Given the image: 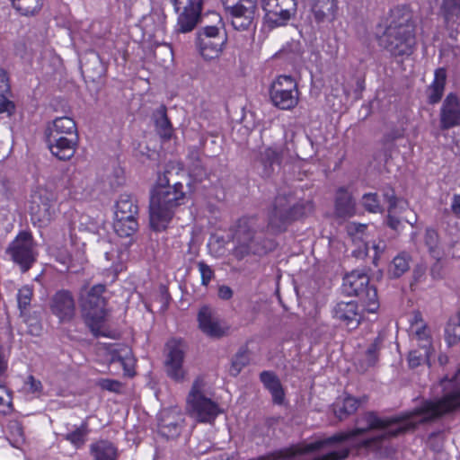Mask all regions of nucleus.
<instances>
[{
    "label": "nucleus",
    "instance_id": "52",
    "mask_svg": "<svg viewBox=\"0 0 460 460\" xmlns=\"http://www.w3.org/2000/svg\"><path fill=\"white\" fill-rule=\"evenodd\" d=\"M12 396L10 393H6L5 395H0V413L8 414L12 411Z\"/></svg>",
    "mask_w": 460,
    "mask_h": 460
},
{
    "label": "nucleus",
    "instance_id": "56",
    "mask_svg": "<svg viewBox=\"0 0 460 460\" xmlns=\"http://www.w3.org/2000/svg\"><path fill=\"white\" fill-rule=\"evenodd\" d=\"M218 296L221 299L228 300L233 296V290L228 286H220L218 288Z\"/></svg>",
    "mask_w": 460,
    "mask_h": 460
},
{
    "label": "nucleus",
    "instance_id": "38",
    "mask_svg": "<svg viewBox=\"0 0 460 460\" xmlns=\"http://www.w3.org/2000/svg\"><path fill=\"white\" fill-rule=\"evenodd\" d=\"M88 433H89L88 424L86 421H84L75 430L66 433L64 436V438L66 440L69 441L74 447L79 448L83 445H84Z\"/></svg>",
    "mask_w": 460,
    "mask_h": 460
},
{
    "label": "nucleus",
    "instance_id": "23",
    "mask_svg": "<svg viewBox=\"0 0 460 460\" xmlns=\"http://www.w3.org/2000/svg\"><path fill=\"white\" fill-rule=\"evenodd\" d=\"M332 314L333 318L342 323L349 330L356 329L361 321L358 306L354 301L338 302Z\"/></svg>",
    "mask_w": 460,
    "mask_h": 460
},
{
    "label": "nucleus",
    "instance_id": "39",
    "mask_svg": "<svg viewBox=\"0 0 460 460\" xmlns=\"http://www.w3.org/2000/svg\"><path fill=\"white\" fill-rule=\"evenodd\" d=\"M346 228L347 233L350 236L353 243H355L358 246H360L361 244H366V231L367 228V225L350 222L347 225Z\"/></svg>",
    "mask_w": 460,
    "mask_h": 460
},
{
    "label": "nucleus",
    "instance_id": "8",
    "mask_svg": "<svg viewBox=\"0 0 460 460\" xmlns=\"http://www.w3.org/2000/svg\"><path fill=\"white\" fill-rule=\"evenodd\" d=\"M368 276L357 270L344 277L342 287L349 296H359L369 313H375L378 308L377 293L376 288L368 287Z\"/></svg>",
    "mask_w": 460,
    "mask_h": 460
},
{
    "label": "nucleus",
    "instance_id": "12",
    "mask_svg": "<svg viewBox=\"0 0 460 460\" xmlns=\"http://www.w3.org/2000/svg\"><path fill=\"white\" fill-rule=\"evenodd\" d=\"M273 105L280 110L294 109L299 101V92L296 81L290 75H279L270 89Z\"/></svg>",
    "mask_w": 460,
    "mask_h": 460
},
{
    "label": "nucleus",
    "instance_id": "9",
    "mask_svg": "<svg viewBox=\"0 0 460 460\" xmlns=\"http://www.w3.org/2000/svg\"><path fill=\"white\" fill-rule=\"evenodd\" d=\"M105 287L93 286L82 299L85 320L92 332L97 335L107 315L106 300L103 297Z\"/></svg>",
    "mask_w": 460,
    "mask_h": 460
},
{
    "label": "nucleus",
    "instance_id": "29",
    "mask_svg": "<svg viewBox=\"0 0 460 460\" xmlns=\"http://www.w3.org/2000/svg\"><path fill=\"white\" fill-rule=\"evenodd\" d=\"M366 401L367 397L365 396L359 400L352 396H346L341 401H337L334 403L333 412L339 420H342L356 412L359 404Z\"/></svg>",
    "mask_w": 460,
    "mask_h": 460
},
{
    "label": "nucleus",
    "instance_id": "21",
    "mask_svg": "<svg viewBox=\"0 0 460 460\" xmlns=\"http://www.w3.org/2000/svg\"><path fill=\"white\" fill-rule=\"evenodd\" d=\"M50 310L60 321H70L75 311V303L71 292L68 290L56 292L50 300Z\"/></svg>",
    "mask_w": 460,
    "mask_h": 460
},
{
    "label": "nucleus",
    "instance_id": "63",
    "mask_svg": "<svg viewBox=\"0 0 460 460\" xmlns=\"http://www.w3.org/2000/svg\"><path fill=\"white\" fill-rule=\"evenodd\" d=\"M423 272H420L419 270H415V275L416 277L417 276H420V274H422Z\"/></svg>",
    "mask_w": 460,
    "mask_h": 460
},
{
    "label": "nucleus",
    "instance_id": "14",
    "mask_svg": "<svg viewBox=\"0 0 460 460\" xmlns=\"http://www.w3.org/2000/svg\"><path fill=\"white\" fill-rule=\"evenodd\" d=\"M179 13L175 31L181 33L191 31L198 24L201 13V0H169Z\"/></svg>",
    "mask_w": 460,
    "mask_h": 460
},
{
    "label": "nucleus",
    "instance_id": "46",
    "mask_svg": "<svg viewBox=\"0 0 460 460\" xmlns=\"http://www.w3.org/2000/svg\"><path fill=\"white\" fill-rule=\"evenodd\" d=\"M197 267L200 273L201 285L207 287L215 277L214 270L204 261H199Z\"/></svg>",
    "mask_w": 460,
    "mask_h": 460
},
{
    "label": "nucleus",
    "instance_id": "26",
    "mask_svg": "<svg viewBox=\"0 0 460 460\" xmlns=\"http://www.w3.org/2000/svg\"><path fill=\"white\" fill-rule=\"evenodd\" d=\"M335 213L340 217H350L356 213L355 201L345 188H340L336 192Z\"/></svg>",
    "mask_w": 460,
    "mask_h": 460
},
{
    "label": "nucleus",
    "instance_id": "11",
    "mask_svg": "<svg viewBox=\"0 0 460 460\" xmlns=\"http://www.w3.org/2000/svg\"><path fill=\"white\" fill-rule=\"evenodd\" d=\"M231 24L236 31H248L254 22L257 0H221Z\"/></svg>",
    "mask_w": 460,
    "mask_h": 460
},
{
    "label": "nucleus",
    "instance_id": "33",
    "mask_svg": "<svg viewBox=\"0 0 460 460\" xmlns=\"http://www.w3.org/2000/svg\"><path fill=\"white\" fill-rule=\"evenodd\" d=\"M47 133H52L53 137L58 134L72 135L74 137V135H77V129L74 119L64 116L54 119L51 126L48 128Z\"/></svg>",
    "mask_w": 460,
    "mask_h": 460
},
{
    "label": "nucleus",
    "instance_id": "61",
    "mask_svg": "<svg viewBox=\"0 0 460 460\" xmlns=\"http://www.w3.org/2000/svg\"><path fill=\"white\" fill-rule=\"evenodd\" d=\"M438 361H439V363H440L441 365L446 364V363L447 362V356H446V355H441V356H439V358H438Z\"/></svg>",
    "mask_w": 460,
    "mask_h": 460
},
{
    "label": "nucleus",
    "instance_id": "42",
    "mask_svg": "<svg viewBox=\"0 0 460 460\" xmlns=\"http://www.w3.org/2000/svg\"><path fill=\"white\" fill-rule=\"evenodd\" d=\"M413 339L418 342V346L421 349L431 350V340L429 332L426 325H420L419 327L411 330Z\"/></svg>",
    "mask_w": 460,
    "mask_h": 460
},
{
    "label": "nucleus",
    "instance_id": "54",
    "mask_svg": "<svg viewBox=\"0 0 460 460\" xmlns=\"http://www.w3.org/2000/svg\"><path fill=\"white\" fill-rule=\"evenodd\" d=\"M10 91L9 79L5 71L0 68V95Z\"/></svg>",
    "mask_w": 460,
    "mask_h": 460
},
{
    "label": "nucleus",
    "instance_id": "25",
    "mask_svg": "<svg viewBox=\"0 0 460 460\" xmlns=\"http://www.w3.org/2000/svg\"><path fill=\"white\" fill-rule=\"evenodd\" d=\"M111 364H119L124 372L131 375L135 365V358L131 349L127 345H117L111 349Z\"/></svg>",
    "mask_w": 460,
    "mask_h": 460
},
{
    "label": "nucleus",
    "instance_id": "37",
    "mask_svg": "<svg viewBox=\"0 0 460 460\" xmlns=\"http://www.w3.org/2000/svg\"><path fill=\"white\" fill-rule=\"evenodd\" d=\"M13 7L22 15L36 14L42 7L41 0H11Z\"/></svg>",
    "mask_w": 460,
    "mask_h": 460
},
{
    "label": "nucleus",
    "instance_id": "24",
    "mask_svg": "<svg viewBox=\"0 0 460 460\" xmlns=\"http://www.w3.org/2000/svg\"><path fill=\"white\" fill-rule=\"evenodd\" d=\"M182 418L172 411H163L159 420V432L167 438H173L180 435Z\"/></svg>",
    "mask_w": 460,
    "mask_h": 460
},
{
    "label": "nucleus",
    "instance_id": "22",
    "mask_svg": "<svg viewBox=\"0 0 460 460\" xmlns=\"http://www.w3.org/2000/svg\"><path fill=\"white\" fill-rule=\"evenodd\" d=\"M439 124L442 130L460 126V101L454 93L444 100L439 111Z\"/></svg>",
    "mask_w": 460,
    "mask_h": 460
},
{
    "label": "nucleus",
    "instance_id": "60",
    "mask_svg": "<svg viewBox=\"0 0 460 460\" xmlns=\"http://www.w3.org/2000/svg\"><path fill=\"white\" fill-rule=\"evenodd\" d=\"M104 255H105V259L107 261H112V259L114 257V251L106 252Z\"/></svg>",
    "mask_w": 460,
    "mask_h": 460
},
{
    "label": "nucleus",
    "instance_id": "49",
    "mask_svg": "<svg viewBox=\"0 0 460 460\" xmlns=\"http://www.w3.org/2000/svg\"><path fill=\"white\" fill-rule=\"evenodd\" d=\"M15 112V104L7 99L4 94L0 95V113H6L8 116Z\"/></svg>",
    "mask_w": 460,
    "mask_h": 460
},
{
    "label": "nucleus",
    "instance_id": "7",
    "mask_svg": "<svg viewBox=\"0 0 460 460\" xmlns=\"http://www.w3.org/2000/svg\"><path fill=\"white\" fill-rule=\"evenodd\" d=\"M58 204L55 194L40 187L31 195L30 204L31 219L34 226H49L58 216Z\"/></svg>",
    "mask_w": 460,
    "mask_h": 460
},
{
    "label": "nucleus",
    "instance_id": "36",
    "mask_svg": "<svg viewBox=\"0 0 460 460\" xmlns=\"http://www.w3.org/2000/svg\"><path fill=\"white\" fill-rule=\"evenodd\" d=\"M155 119L158 134L164 138H170L172 136V125L167 118L164 106H160L155 111Z\"/></svg>",
    "mask_w": 460,
    "mask_h": 460
},
{
    "label": "nucleus",
    "instance_id": "40",
    "mask_svg": "<svg viewBox=\"0 0 460 460\" xmlns=\"http://www.w3.org/2000/svg\"><path fill=\"white\" fill-rule=\"evenodd\" d=\"M441 13L447 22L456 21L460 18V0H443Z\"/></svg>",
    "mask_w": 460,
    "mask_h": 460
},
{
    "label": "nucleus",
    "instance_id": "50",
    "mask_svg": "<svg viewBox=\"0 0 460 460\" xmlns=\"http://www.w3.org/2000/svg\"><path fill=\"white\" fill-rule=\"evenodd\" d=\"M192 158L194 160L190 166L191 173L199 180H201L202 177L206 175V172L204 171L201 162L199 161V155L195 154V157L194 155H192Z\"/></svg>",
    "mask_w": 460,
    "mask_h": 460
},
{
    "label": "nucleus",
    "instance_id": "1",
    "mask_svg": "<svg viewBox=\"0 0 460 460\" xmlns=\"http://www.w3.org/2000/svg\"><path fill=\"white\" fill-rule=\"evenodd\" d=\"M186 194L181 182L170 184L166 175L160 177L150 198V227L156 232L166 229L178 207L184 204Z\"/></svg>",
    "mask_w": 460,
    "mask_h": 460
},
{
    "label": "nucleus",
    "instance_id": "62",
    "mask_svg": "<svg viewBox=\"0 0 460 460\" xmlns=\"http://www.w3.org/2000/svg\"><path fill=\"white\" fill-rule=\"evenodd\" d=\"M111 268L113 269L114 271L121 270V266L118 264H112Z\"/></svg>",
    "mask_w": 460,
    "mask_h": 460
},
{
    "label": "nucleus",
    "instance_id": "13",
    "mask_svg": "<svg viewBox=\"0 0 460 460\" xmlns=\"http://www.w3.org/2000/svg\"><path fill=\"white\" fill-rule=\"evenodd\" d=\"M6 252L22 270L27 271L35 261L34 243L31 233L22 231L9 244Z\"/></svg>",
    "mask_w": 460,
    "mask_h": 460
},
{
    "label": "nucleus",
    "instance_id": "4",
    "mask_svg": "<svg viewBox=\"0 0 460 460\" xmlns=\"http://www.w3.org/2000/svg\"><path fill=\"white\" fill-rule=\"evenodd\" d=\"M313 210L312 200H302L291 205L285 196L279 195L268 212L267 229L273 234H280L287 230L292 221L310 214Z\"/></svg>",
    "mask_w": 460,
    "mask_h": 460
},
{
    "label": "nucleus",
    "instance_id": "44",
    "mask_svg": "<svg viewBox=\"0 0 460 460\" xmlns=\"http://www.w3.org/2000/svg\"><path fill=\"white\" fill-rule=\"evenodd\" d=\"M431 350L414 349L409 353L408 363L411 367H417L424 362H429Z\"/></svg>",
    "mask_w": 460,
    "mask_h": 460
},
{
    "label": "nucleus",
    "instance_id": "19",
    "mask_svg": "<svg viewBox=\"0 0 460 460\" xmlns=\"http://www.w3.org/2000/svg\"><path fill=\"white\" fill-rule=\"evenodd\" d=\"M198 321L199 329L208 337L218 339L228 333L229 326L208 306L200 308Z\"/></svg>",
    "mask_w": 460,
    "mask_h": 460
},
{
    "label": "nucleus",
    "instance_id": "58",
    "mask_svg": "<svg viewBox=\"0 0 460 460\" xmlns=\"http://www.w3.org/2000/svg\"><path fill=\"white\" fill-rule=\"evenodd\" d=\"M451 209L454 214L460 215V194L454 195L451 203Z\"/></svg>",
    "mask_w": 460,
    "mask_h": 460
},
{
    "label": "nucleus",
    "instance_id": "34",
    "mask_svg": "<svg viewBox=\"0 0 460 460\" xmlns=\"http://www.w3.org/2000/svg\"><path fill=\"white\" fill-rule=\"evenodd\" d=\"M336 7L335 0H314L312 11L315 19L323 22L334 16Z\"/></svg>",
    "mask_w": 460,
    "mask_h": 460
},
{
    "label": "nucleus",
    "instance_id": "64",
    "mask_svg": "<svg viewBox=\"0 0 460 460\" xmlns=\"http://www.w3.org/2000/svg\"><path fill=\"white\" fill-rule=\"evenodd\" d=\"M423 272H420L419 270H415V275L416 277L417 276H420V274H422Z\"/></svg>",
    "mask_w": 460,
    "mask_h": 460
},
{
    "label": "nucleus",
    "instance_id": "3",
    "mask_svg": "<svg viewBox=\"0 0 460 460\" xmlns=\"http://www.w3.org/2000/svg\"><path fill=\"white\" fill-rule=\"evenodd\" d=\"M379 43L394 56L411 55L415 45L414 24L411 13L399 8L392 10Z\"/></svg>",
    "mask_w": 460,
    "mask_h": 460
},
{
    "label": "nucleus",
    "instance_id": "15",
    "mask_svg": "<svg viewBox=\"0 0 460 460\" xmlns=\"http://www.w3.org/2000/svg\"><path fill=\"white\" fill-rule=\"evenodd\" d=\"M166 348L165 372L173 381L182 383L187 376V371L183 366L186 345L181 340L172 339L167 342Z\"/></svg>",
    "mask_w": 460,
    "mask_h": 460
},
{
    "label": "nucleus",
    "instance_id": "2",
    "mask_svg": "<svg viewBox=\"0 0 460 460\" xmlns=\"http://www.w3.org/2000/svg\"><path fill=\"white\" fill-rule=\"evenodd\" d=\"M265 221L257 215L241 217L235 226L234 255L243 259L249 254H264L275 247L272 239L265 236Z\"/></svg>",
    "mask_w": 460,
    "mask_h": 460
},
{
    "label": "nucleus",
    "instance_id": "31",
    "mask_svg": "<svg viewBox=\"0 0 460 460\" xmlns=\"http://www.w3.org/2000/svg\"><path fill=\"white\" fill-rule=\"evenodd\" d=\"M447 81V72L444 68L435 71L434 81L428 89V99L432 104L438 102L444 93Z\"/></svg>",
    "mask_w": 460,
    "mask_h": 460
},
{
    "label": "nucleus",
    "instance_id": "30",
    "mask_svg": "<svg viewBox=\"0 0 460 460\" xmlns=\"http://www.w3.org/2000/svg\"><path fill=\"white\" fill-rule=\"evenodd\" d=\"M381 340L377 337L369 344L367 349L358 355V367L359 371L365 372L369 367L376 365L378 360V351L380 349Z\"/></svg>",
    "mask_w": 460,
    "mask_h": 460
},
{
    "label": "nucleus",
    "instance_id": "6",
    "mask_svg": "<svg viewBox=\"0 0 460 460\" xmlns=\"http://www.w3.org/2000/svg\"><path fill=\"white\" fill-rule=\"evenodd\" d=\"M216 17L217 18L216 25L201 27L197 32L196 44L205 59L217 58L227 41L224 23L217 14Z\"/></svg>",
    "mask_w": 460,
    "mask_h": 460
},
{
    "label": "nucleus",
    "instance_id": "48",
    "mask_svg": "<svg viewBox=\"0 0 460 460\" xmlns=\"http://www.w3.org/2000/svg\"><path fill=\"white\" fill-rule=\"evenodd\" d=\"M10 358V349L0 346V378L6 376Z\"/></svg>",
    "mask_w": 460,
    "mask_h": 460
},
{
    "label": "nucleus",
    "instance_id": "27",
    "mask_svg": "<svg viewBox=\"0 0 460 460\" xmlns=\"http://www.w3.org/2000/svg\"><path fill=\"white\" fill-rule=\"evenodd\" d=\"M93 460H117L119 452L113 443L101 439L90 446Z\"/></svg>",
    "mask_w": 460,
    "mask_h": 460
},
{
    "label": "nucleus",
    "instance_id": "43",
    "mask_svg": "<svg viewBox=\"0 0 460 460\" xmlns=\"http://www.w3.org/2000/svg\"><path fill=\"white\" fill-rule=\"evenodd\" d=\"M362 206L370 213H382L384 208L376 193H366L362 197Z\"/></svg>",
    "mask_w": 460,
    "mask_h": 460
},
{
    "label": "nucleus",
    "instance_id": "5",
    "mask_svg": "<svg viewBox=\"0 0 460 460\" xmlns=\"http://www.w3.org/2000/svg\"><path fill=\"white\" fill-rule=\"evenodd\" d=\"M205 388L204 377L195 378L187 396V410L190 415L198 421L212 423L222 412V410L218 403L206 394Z\"/></svg>",
    "mask_w": 460,
    "mask_h": 460
},
{
    "label": "nucleus",
    "instance_id": "41",
    "mask_svg": "<svg viewBox=\"0 0 460 460\" xmlns=\"http://www.w3.org/2000/svg\"><path fill=\"white\" fill-rule=\"evenodd\" d=\"M249 362L250 356L248 349L245 348L240 349L232 359L230 374L236 376Z\"/></svg>",
    "mask_w": 460,
    "mask_h": 460
},
{
    "label": "nucleus",
    "instance_id": "51",
    "mask_svg": "<svg viewBox=\"0 0 460 460\" xmlns=\"http://www.w3.org/2000/svg\"><path fill=\"white\" fill-rule=\"evenodd\" d=\"M8 429L16 442L23 441V429L22 425L18 421H12L8 425Z\"/></svg>",
    "mask_w": 460,
    "mask_h": 460
},
{
    "label": "nucleus",
    "instance_id": "20",
    "mask_svg": "<svg viewBox=\"0 0 460 460\" xmlns=\"http://www.w3.org/2000/svg\"><path fill=\"white\" fill-rule=\"evenodd\" d=\"M289 146L290 143L285 141L283 144L268 146L261 152L259 161L264 168L265 175L271 173L274 165H279L284 159L292 156Z\"/></svg>",
    "mask_w": 460,
    "mask_h": 460
},
{
    "label": "nucleus",
    "instance_id": "55",
    "mask_svg": "<svg viewBox=\"0 0 460 460\" xmlns=\"http://www.w3.org/2000/svg\"><path fill=\"white\" fill-rule=\"evenodd\" d=\"M57 260L63 264L66 270H70L73 267V259L68 253L60 252L57 256Z\"/></svg>",
    "mask_w": 460,
    "mask_h": 460
},
{
    "label": "nucleus",
    "instance_id": "10",
    "mask_svg": "<svg viewBox=\"0 0 460 460\" xmlns=\"http://www.w3.org/2000/svg\"><path fill=\"white\" fill-rule=\"evenodd\" d=\"M138 206L137 200L128 194H121L116 203L114 230L118 235L128 237L138 228L137 216Z\"/></svg>",
    "mask_w": 460,
    "mask_h": 460
},
{
    "label": "nucleus",
    "instance_id": "57",
    "mask_svg": "<svg viewBox=\"0 0 460 460\" xmlns=\"http://www.w3.org/2000/svg\"><path fill=\"white\" fill-rule=\"evenodd\" d=\"M411 330L419 327L420 325H425L420 313H414L411 320Z\"/></svg>",
    "mask_w": 460,
    "mask_h": 460
},
{
    "label": "nucleus",
    "instance_id": "17",
    "mask_svg": "<svg viewBox=\"0 0 460 460\" xmlns=\"http://www.w3.org/2000/svg\"><path fill=\"white\" fill-rule=\"evenodd\" d=\"M265 19L272 27L282 26L296 10V0H262Z\"/></svg>",
    "mask_w": 460,
    "mask_h": 460
},
{
    "label": "nucleus",
    "instance_id": "53",
    "mask_svg": "<svg viewBox=\"0 0 460 460\" xmlns=\"http://www.w3.org/2000/svg\"><path fill=\"white\" fill-rule=\"evenodd\" d=\"M29 391L31 393H39L42 389V385L40 380L35 379L33 376H29L25 383Z\"/></svg>",
    "mask_w": 460,
    "mask_h": 460
},
{
    "label": "nucleus",
    "instance_id": "18",
    "mask_svg": "<svg viewBox=\"0 0 460 460\" xmlns=\"http://www.w3.org/2000/svg\"><path fill=\"white\" fill-rule=\"evenodd\" d=\"M52 133H47V143L51 154L59 160H69L75 153L78 136L58 134L53 137Z\"/></svg>",
    "mask_w": 460,
    "mask_h": 460
},
{
    "label": "nucleus",
    "instance_id": "45",
    "mask_svg": "<svg viewBox=\"0 0 460 460\" xmlns=\"http://www.w3.org/2000/svg\"><path fill=\"white\" fill-rule=\"evenodd\" d=\"M425 243L432 256L438 258L439 256V252H438V234L434 229L429 228L426 230Z\"/></svg>",
    "mask_w": 460,
    "mask_h": 460
},
{
    "label": "nucleus",
    "instance_id": "28",
    "mask_svg": "<svg viewBox=\"0 0 460 460\" xmlns=\"http://www.w3.org/2000/svg\"><path fill=\"white\" fill-rule=\"evenodd\" d=\"M260 379L271 394L273 402L281 404L284 400V391L278 376L273 372L263 371L260 375Z\"/></svg>",
    "mask_w": 460,
    "mask_h": 460
},
{
    "label": "nucleus",
    "instance_id": "35",
    "mask_svg": "<svg viewBox=\"0 0 460 460\" xmlns=\"http://www.w3.org/2000/svg\"><path fill=\"white\" fill-rule=\"evenodd\" d=\"M33 297V289L29 285L22 287L17 293V304L20 315L25 323H30L29 311Z\"/></svg>",
    "mask_w": 460,
    "mask_h": 460
},
{
    "label": "nucleus",
    "instance_id": "59",
    "mask_svg": "<svg viewBox=\"0 0 460 460\" xmlns=\"http://www.w3.org/2000/svg\"><path fill=\"white\" fill-rule=\"evenodd\" d=\"M6 393H10L4 385L2 382V378H0V395H5Z\"/></svg>",
    "mask_w": 460,
    "mask_h": 460
},
{
    "label": "nucleus",
    "instance_id": "16",
    "mask_svg": "<svg viewBox=\"0 0 460 460\" xmlns=\"http://www.w3.org/2000/svg\"><path fill=\"white\" fill-rule=\"evenodd\" d=\"M383 198L388 203L386 223L390 228L398 231L402 226V220L411 226L416 222V216L414 214H412L411 217L408 216L402 217H399L402 213L407 212L409 204L407 200L397 198L393 189H384Z\"/></svg>",
    "mask_w": 460,
    "mask_h": 460
},
{
    "label": "nucleus",
    "instance_id": "32",
    "mask_svg": "<svg viewBox=\"0 0 460 460\" xmlns=\"http://www.w3.org/2000/svg\"><path fill=\"white\" fill-rule=\"evenodd\" d=\"M411 257L402 252L396 255L389 264L387 273L390 278L398 279L410 270Z\"/></svg>",
    "mask_w": 460,
    "mask_h": 460
},
{
    "label": "nucleus",
    "instance_id": "47",
    "mask_svg": "<svg viewBox=\"0 0 460 460\" xmlns=\"http://www.w3.org/2000/svg\"><path fill=\"white\" fill-rule=\"evenodd\" d=\"M98 386L102 390H106L113 393H119L122 388V384L117 380L101 378L97 381Z\"/></svg>",
    "mask_w": 460,
    "mask_h": 460
}]
</instances>
